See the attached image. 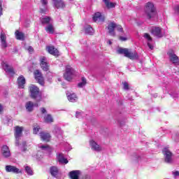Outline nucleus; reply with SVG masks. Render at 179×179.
<instances>
[{
    "label": "nucleus",
    "mask_w": 179,
    "mask_h": 179,
    "mask_svg": "<svg viewBox=\"0 0 179 179\" xmlns=\"http://www.w3.org/2000/svg\"><path fill=\"white\" fill-rule=\"evenodd\" d=\"M29 92L31 99L36 100V101H41L43 97L41 96V92L40 89L36 85H31L29 87Z\"/></svg>",
    "instance_id": "obj_1"
},
{
    "label": "nucleus",
    "mask_w": 179,
    "mask_h": 179,
    "mask_svg": "<svg viewBox=\"0 0 179 179\" xmlns=\"http://www.w3.org/2000/svg\"><path fill=\"white\" fill-rule=\"evenodd\" d=\"M118 54H123L127 58L130 59H138V53L136 52H131L127 48H120L117 50Z\"/></svg>",
    "instance_id": "obj_2"
},
{
    "label": "nucleus",
    "mask_w": 179,
    "mask_h": 179,
    "mask_svg": "<svg viewBox=\"0 0 179 179\" xmlns=\"http://www.w3.org/2000/svg\"><path fill=\"white\" fill-rule=\"evenodd\" d=\"M145 12L147 15V17L148 19H152L155 15H156V8H155V6L153 3L148 2L145 5Z\"/></svg>",
    "instance_id": "obj_3"
},
{
    "label": "nucleus",
    "mask_w": 179,
    "mask_h": 179,
    "mask_svg": "<svg viewBox=\"0 0 179 179\" xmlns=\"http://www.w3.org/2000/svg\"><path fill=\"white\" fill-rule=\"evenodd\" d=\"M75 76V70L71 66H66V71L64 74V79L68 80V82H71L72 79Z\"/></svg>",
    "instance_id": "obj_4"
},
{
    "label": "nucleus",
    "mask_w": 179,
    "mask_h": 179,
    "mask_svg": "<svg viewBox=\"0 0 179 179\" xmlns=\"http://www.w3.org/2000/svg\"><path fill=\"white\" fill-rule=\"evenodd\" d=\"M167 55L169 58V61L173 64V65H179V57L176 55L174 50H169L167 52Z\"/></svg>",
    "instance_id": "obj_5"
},
{
    "label": "nucleus",
    "mask_w": 179,
    "mask_h": 179,
    "mask_svg": "<svg viewBox=\"0 0 179 179\" xmlns=\"http://www.w3.org/2000/svg\"><path fill=\"white\" fill-rule=\"evenodd\" d=\"M162 152L164 155L165 163H173V153L170 151V150L165 148Z\"/></svg>",
    "instance_id": "obj_6"
},
{
    "label": "nucleus",
    "mask_w": 179,
    "mask_h": 179,
    "mask_svg": "<svg viewBox=\"0 0 179 179\" xmlns=\"http://www.w3.org/2000/svg\"><path fill=\"white\" fill-rule=\"evenodd\" d=\"M22 132H23V127H20L19 126L15 127V137L16 146H19V140L22 136Z\"/></svg>",
    "instance_id": "obj_7"
},
{
    "label": "nucleus",
    "mask_w": 179,
    "mask_h": 179,
    "mask_svg": "<svg viewBox=\"0 0 179 179\" xmlns=\"http://www.w3.org/2000/svg\"><path fill=\"white\" fill-rule=\"evenodd\" d=\"M1 65L3 66V69L6 72V73H9L11 76L15 75V71H13V67L11 66H8L6 62H2Z\"/></svg>",
    "instance_id": "obj_8"
},
{
    "label": "nucleus",
    "mask_w": 179,
    "mask_h": 179,
    "mask_svg": "<svg viewBox=\"0 0 179 179\" xmlns=\"http://www.w3.org/2000/svg\"><path fill=\"white\" fill-rule=\"evenodd\" d=\"M152 34L158 38H162L163 37V32H162V28L159 27H154L152 29Z\"/></svg>",
    "instance_id": "obj_9"
},
{
    "label": "nucleus",
    "mask_w": 179,
    "mask_h": 179,
    "mask_svg": "<svg viewBox=\"0 0 179 179\" xmlns=\"http://www.w3.org/2000/svg\"><path fill=\"white\" fill-rule=\"evenodd\" d=\"M35 79L37 80L38 83L40 85H44V78L43 77V74H41V72L40 71L36 70L34 72Z\"/></svg>",
    "instance_id": "obj_10"
},
{
    "label": "nucleus",
    "mask_w": 179,
    "mask_h": 179,
    "mask_svg": "<svg viewBox=\"0 0 179 179\" xmlns=\"http://www.w3.org/2000/svg\"><path fill=\"white\" fill-rule=\"evenodd\" d=\"M6 171H7V173H14V174H19L20 173H22V170L16 168V166L10 165H7L6 166Z\"/></svg>",
    "instance_id": "obj_11"
},
{
    "label": "nucleus",
    "mask_w": 179,
    "mask_h": 179,
    "mask_svg": "<svg viewBox=\"0 0 179 179\" xmlns=\"http://www.w3.org/2000/svg\"><path fill=\"white\" fill-rule=\"evenodd\" d=\"M116 26H117V24H115V22H111L108 24L107 28H108L110 36H115V31H114V30Z\"/></svg>",
    "instance_id": "obj_12"
},
{
    "label": "nucleus",
    "mask_w": 179,
    "mask_h": 179,
    "mask_svg": "<svg viewBox=\"0 0 179 179\" xmlns=\"http://www.w3.org/2000/svg\"><path fill=\"white\" fill-rule=\"evenodd\" d=\"M41 62V66L43 69V71H45L47 72L48 69H50V67L48 66V64L47 63V57H43L40 59Z\"/></svg>",
    "instance_id": "obj_13"
},
{
    "label": "nucleus",
    "mask_w": 179,
    "mask_h": 179,
    "mask_svg": "<svg viewBox=\"0 0 179 179\" xmlns=\"http://www.w3.org/2000/svg\"><path fill=\"white\" fill-rule=\"evenodd\" d=\"M55 8L57 9H62L65 7L64 0H52Z\"/></svg>",
    "instance_id": "obj_14"
},
{
    "label": "nucleus",
    "mask_w": 179,
    "mask_h": 179,
    "mask_svg": "<svg viewBox=\"0 0 179 179\" xmlns=\"http://www.w3.org/2000/svg\"><path fill=\"white\" fill-rule=\"evenodd\" d=\"M34 106L38 107V103H35L31 101H27L25 104V108L29 113H31L34 110Z\"/></svg>",
    "instance_id": "obj_15"
},
{
    "label": "nucleus",
    "mask_w": 179,
    "mask_h": 179,
    "mask_svg": "<svg viewBox=\"0 0 179 179\" xmlns=\"http://www.w3.org/2000/svg\"><path fill=\"white\" fill-rule=\"evenodd\" d=\"M39 136L41 141H43L44 142H50L51 139V135H50L49 133L44 131L39 133Z\"/></svg>",
    "instance_id": "obj_16"
},
{
    "label": "nucleus",
    "mask_w": 179,
    "mask_h": 179,
    "mask_svg": "<svg viewBox=\"0 0 179 179\" xmlns=\"http://www.w3.org/2000/svg\"><path fill=\"white\" fill-rule=\"evenodd\" d=\"M90 146H91V149L95 152H101V147L94 140L90 141Z\"/></svg>",
    "instance_id": "obj_17"
},
{
    "label": "nucleus",
    "mask_w": 179,
    "mask_h": 179,
    "mask_svg": "<svg viewBox=\"0 0 179 179\" xmlns=\"http://www.w3.org/2000/svg\"><path fill=\"white\" fill-rule=\"evenodd\" d=\"M1 154L6 158L8 159L10 156V150L8 145H3L1 148Z\"/></svg>",
    "instance_id": "obj_18"
},
{
    "label": "nucleus",
    "mask_w": 179,
    "mask_h": 179,
    "mask_svg": "<svg viewBox=\"0 0 179 179\" xmlns=\"http://www.w3.org/2000/svg\"><path fill=\"white\" fill-rule=\"evenodd\" d=\"M105 19L104 15H101L100 13H96L93 17L94 22H98L99 23H103Z\"/></svg>",
    "instance_id": "obj_19"
},
{
    "label": "nucleus",
    "mask_w": 179,
    "mask_h": 179,
    "mask_svg": "<svg viewBox=\"0 0 179 179\" xmlns=\"http://www.w3.org/2000/svg\"><path fill=\"white\" fill-rule=\"evenodd\" d=\"M143 37H144V38H145V40H147L148 47H149L150 50H153L154 47H153L152 44L150 43H152L153 39L152 38L150 35L148 33H145L143 34Z\"/></svg>",
    "instance_id": "obj_20"
},
{
    "label": "nucleus",
    "mask_w": 179,
    "mask_h": 179,
    "mask_svg": "<svg viewBox=\"0 0 179 179\" xmlns=\"http://www.w3.org/2000/svg\"><path fill=\"white\" fill-rule=\"evenodd\" d=\"M0 41L1 48H6V47H8V43H6V35L3 32H1L0 34Z\"/></svg>",
    "instance_id": "obj_21"
},
{
    "label": "nucleus",
    "mask_w": 179,
    "mask_h": 179,
    "mask_svg": "<svg viewBox=\"0 0 179 179\" xmlns=\"http://www.w3.org/2000/svg\"><path fill=\"white\" fill-rule=\"evenodd\" d=\"M66 96L69 101L71 103H75L78 101V96L75 93L66 92Z\"/></svg>",
    "instance_id": "obj_22"
},
{
    "label": "nucleus",
    "mask_w": 179,
    "mask_h": 179,
    "mask_svg": "<svg viewBox=\"0 0 179 179\" xmlns=\"http://www.w3.org/2000/svg\"><path fill=\"white\" fill-rule=\"evenodd\" d=\"M17 84L20 89H24V85H26V78L23 76H20L17 78Z\"/></svg>",
    "instance_id": "obj_23"
},
{
    "label": "nucleus",
    "mask_w": 179,
    "mask_h": 179,
    "mask_svg": "<svg viewBox=\"0 0 179 179\" xmlns=\"http://www.w3.org/2000/svg\"><path fill=\"white\" fill-rule=\"evenodd\" d=\"M51 18L48 16L40 17V22L43 26H45V24H51Z\"/></svg>",
    "instance_id": "obj_24"
},
{
    "label": "nucleus",
    "mask_w": 179,
    "mask_h": 179,
    "mask_svg": "<svg viewBox=\"0 0 179 179\" xmlns=\"http://www.w3.org/2000/svg\"><path fill=\"white\" fill-rule=\"evenodd\" d=\"M47 50L49 54H51L52 55L58 56L59 54L58 50L54 48V46H49L47 48Z\"/></svg>",
    "instance_id": "obj_25"
},
{
    "label": "nucleus",
    "mask_w": 179,
    "mask_h": 179,
    "mask_svg": "<svg viewBox=\"0 0 179 179\" xmlns=\"http://www.w3.org/2000/svg\"><path fill=\"white\" fill-rule=\"evenodd\" d=\"M57 160L59 163H62L64 164H68V159H65L64 157V154L62 153H58L57 154Z\"/></svg>",
    "instance_id": "obj_26"
},
{
    "label": "nucleus",
    "mask_w": 179,
    "mask_h": 179,
    "mask_svg": "<svg viewBox=\"0 0 179 179\" xmlns=\"http://www.w3.org/2000/svg\"><path fill=\"white\" fill-rule=\"evenodd\" d=\"M50 174L52 177L57 178L58 177V174L59 173V171L57 166H52L50 169Z\"/></svg>",
    "instance_id": "obj_27"
},
{
    "label": "nucleus",
    "mask_w": 179,
    "mask_h": 179,
    "mask_svg": "<svg viewBox=\"0 0 179 179\" xmlns=\"http://www.w3.org/2000/svg\"><path fill=\"white\" fill-rule=\"evenodd\" d=\"M80 171H72L69 173L70 178L71 179H79Z\"/></svg>",
    "instance_id": "obj_28"
},
{
    "label": "nucleus",
    "mask_w": 179,
    "mask_h": 179,
    "mask_svg": "<svg viewBox=\"0 0 179 179\" xmlns=\"http://www.w3.org/2000/svg\"><path fill=\"white\" fill-rule=\"evenodd\" d=\"M44 122L47 124H51V122H54V118L52 117V115L50 114L45 115L43 117Z\"/></svg>",
    "instance_id": "obj_29"
},
{
    "label": "nucleus",
    "mask_w": 179,
    "mask_h": 179,
    "mask_svg": "<svg viewBox=\"0 0 179 179\" xmlns=\"http://www.w3.org/2000/svg\"><path fill=\"white\" fill-rule=\"evenodd\" d=\"M15 37L17 40H21V41H23V40H24V34L17 30L15 31Z\"/></svg>",
    "instance_id": "obj_30"
},
{
    "label": "nucleus",
    "mask_w": 179,
    "mask_h": 179,
    "mask_svg": "<svg viewBox=\"0 0 179 179\" xmlns=\"http://www.w3.org/2000/svg\"><path fill=\"white\" fill-rule=\"evenodd\" d=\"M45 31L47 33H49V34H54V25L52 24H49L46 27H45Z\"/></svg>",
    "instance_id": "obj_31"
},
{
    "label": "nucleus",
    "mask_w": 179,
    "mask_h": 179,
    "mask_svg": "<svg viewBox=\"0 0 179 179\" xmlns=\"http://www.w3.org/2000/svg\"><path fill=\"white\" fill-rule=\"evenodd\" d=\"M25 173L28 174V176H33L34 173L33 172V169L29 166L25 165L24 166Z\"/></svg>",
    "instance_id": "obj_32"
},
{
    "label": "nucleus",
    "mask_w": 179,
    "mask_h": 179,
    "mask_svg": "<svg viewBox=\"0 0 179 179\" xmlns=\"http://www.w3.org/2000/svg\"><path fill=\"white\" fill-rule=\"evenodd\" d=\"M85 30L86 34H90V36H92V34L94 33V30H93V28L91 27L90 25L86 26L85 28Z\"/></svg>",
    "instance_id": "obj_33"
},
{
    "label": "nucleus",
    "mask_w": 179,
    "mask_h": 179,
    "mask_svg": "<svg viewBox=\"0 0 179 179\" xmlns=\"http://www.w3.org/2000/svg\"><path fill=\"white\" fill-rule=\"evenodd\" d=\"M53 132L54 134H55L56 136H59V135H62V131H61V128H59L57 126H55Z\"/></svg>",
    "instance_id": "obj_34"
},
{
    "label": "nucleus",
    "mask_w": 179,
    "mask_h": 179,
    "mask_svg": "<svg viewBox=\"0 0 179 179\" xmlns=\"http://www.w3.org/2000/svg\"><path fill=\"white\" fill-rule=\"evenodd\" d=\"M86 78L85 77L82 78V82L79 83L78 86V87H84V86H86Z\"/></svg>",
    "instance_id": "obj_35"
},
{
    "label": "nucleus",
    "mask_w": 179,
    "mask_h": 179,
    "mask_svg": "<svg viewBox=\"0 0 179 179\" xmlns=\"http://www.w3.org/2000/svg\"><path fill=\"white\" fill-rule=\"evenodd\" d=\"M39 148H41L42 150H50V146H48V145H41Z\"/></svg>",
    "instance_id": "obj_36"
},
{
    "label": "nucleus",
    "mask_w": 179,
    "mask_h": 179,
    "mask_svg": "<svg viewBox=\"0 0 179 179\" xmlns=\"http://www.w3.org/2000/svg\"><path fill=\"white\" fill-rule=\"evenodd\" d=\"M106 6L108 7V9H110L111 8H115V4H114V3L108 2L106 3Z\"/></svg>",
    "instance_id": "obj_37"
},
{
    "label": "nucleus",
    "mask_w": 179,
    "mask_h": 179,
    "mask_svg": "<svg viewBox=\"0 0 179 179\" xmlns=\"http://www.w3.org/2000/svg\"><path fill=\"white\" fill-rule=\"evenodd\" d=\"M116 30H117V31H120V33H122L124 31V29H122V27L121 25H117L115 27Z\"/></svg>",
    "instance_id": "obj_38"
},
{
    "label": "nucleus",
    "mask_w": 179,
    "mask_h": 179,
    "mask_svg": "<svg viewBox=\"0 0 179 179\" xmlns=\"http://www.w3.org/2000/svg\"><path fill=\"white\" fill-rule=\"evenodd\" d=\"M123 87L124 90H129V84L127 82L123 83Z\"/></svg>",
    "instance_id": "obj_39"
},
{
    "label": "nucleus",
    "mask_w": 179,
    "mask_h": 179,
    "mask_svg": "<svg viewBox=\"0 0 179 179\" xmlns=\"http://www.w3.org/2000/svg\"><path fill=\"white\" fill-rule=\"evenodd\" d=\"M76 118H82V117H83V112H76Z\"/></svg>",
    "instance_id": "obj_40"
},
{
    "label": "nucleus",
    "mask_w": 179,
    "mask_h": 179,
    "mask_svg": "<svg viewBox=\"0 0 179 179\" xmlns=\"http://www.w3.org/2000/svg\"><path fill=\"white\" fill-rule=\"evenodd\" d=\"M40 131V127L37 126L36 127L34 128V134H38Z\"/></svg>",
    "instance_id": "obj_41"
},
{
    "label": "nucleus",
    "mask_w": 179,
    "mask_h": 179,
    "mask_svg": "<svg viewBox=\"0 0 179 179\" xmlns=\"http://www.w3.org/2000/svg\"><path fill=\"white\" fill-rule=\"evenodd\" d=\"M41 2L43 6H46L47 3H48V1L47 0H41Z\"/></svg>",
    "instance_id": "obj_42"
},
{
    "label": "nucleus",
    "mask_w": 179,
    "mask_h": 179,
    "mask_svg": "<svg viewBox=\"0 0 179 179\" xmlns=\"http://www.w3.org/2000/svg\"><path fill=\"white\" fill-rule=\"evenodd\" d=\"M171 96H172L173 99H178V94H177V93H172Z\"/></svg>",
    "instance_id": "obj_43"
},
{
    "label": "nucleus",
    "mask_w": 179,
    "mask_h": 179,
    "mask_svg": "<svg viewBox=\"0 0 179 179\" xmlns=\"http://www.w3.org/2000/svg\"><path fill=\"white\" fill-rule=\"evenodd\" d=\"M41 111L42 114H47V110L45 108H41Z\"/></svg>",
    "instance_id": "obj_44"
},
{
    "label": "nucleus",
    "mask_w": 179,
    "mask_h": 179,
    "mask_svg": "<svg viewBox=\"0 0 179 179\" xmlns=\"http://www.w3.org/2000/svg\"><path fill=\"white\" fill-rule=\"evenodd\" d=\"M0 16H2V1L0 0Z\"/></svg>",
    "instance_id": "obj_45"
},
{
    "label": "nucleus",
    "mask_w": 179,
    "mask_h": 179,
    "mask_svg": "<svg viewBox=\"0 0 179 179\" xmlns=\"http://www.w3.org/2000/svg\"><path fill=\"white\" fill-rule=\"evenodd\" d=\"M120 40H121V41H127V38L124 36H120Z\"/></svg>",
    "instance_id": "obj_46"
},
{
    "label": "nucleus",
    "mask_w": 179,
    "mask_h": 179,
    "mask_svg": "<svg viewBox=\"0 0 179 179\" xmlns=\"http://www.w3.org/2000/svg\"><path fill=\"white\" fill-rule=\"evenodd\" d=\"M173 176H175V177H178L179 176V171H176L173 172Z\"/></svg>",
    "instance_id": "obj_47"
},
{
    "label": "nucleus",
    "mask_w": 179,
    "mask_h": 179,
    "mask_svg": "<svg viewBox=\"0 0 179 179\" xmlns=\"http://www.w3.org/2000/svg\"><path fill=\"white\" fill-rule=\"evenodd\" d=\"M175 10H176V12H178V13H179V6H176Z\"/></svg>",
    "instance_id": "obj_48"
},
{
    "label": "nucleus",
    "mask_w": 179,
    "mask_h": 179,
    "mask_svg": "<svg viewBox=\"0 0 179 179\" xmlns=\"http://www.w3.org/2000/svg\"><path fill=\"white\" fill-rule=\"evenodd\" d=\"M28 51H29V52H33V48L31 46H29L28 48Z\"/></svg>",
    "instance_id": "obj_49"
},
{
    "label": "nucleus",
    "mask_w": 179,
    "mask_h": 179,
    "mask_svg": "<svg viewBox=\"0 0 179 179\" xmlns=\"http://www.w3.org/2000/svg\"><path fill=\"white\" fill-rule=\"evenodd\" d=\"M2 111H3V106L0 104V113H2Z\"/></svg>",
    "instance_id": "obj_50"
},
{
    "label": "nucleus",
    "mask_w": 179,
    "mask_h": 179,
    "mask_svg": "<svg viewBox=\"0 0 179 179\" xmlns=\"http://www.w3.org/2000/svg\"><path fill=\"white\" fill-rule=\"evenodd\" d=\"M107 44H108L109 45H111L113 44V42H111L110 40H108V41H107Z\"/></svg>",
    "instance_id": "obj_51"
},
{
    "label": "nucleus",
    "mask_w": 179,
    "mask_h": 179,
    "mask_svg": "<svg viewBox=\"0 0 179 179\" xmlns=\"http://www.w3.org/2000/svg\"><path fill=\"white\" fill-rule=\"evenodd\" d=\"M103 2H104V3H105V5H106V3H108V0H103Z\"/></svg>",
    "instance_id": "obj_52"
},
{
    "label": "nucleus",
    "mask_w": 179,
    "mask_h": 179,
    "mask_svg": "<svg viewBox=\"0 0 179 179\" xmlns=\"http://www.w3.org/2000/svg\"><path fill=\"white\" fill-rule=\"evenodd\" d=\"M41 13H45V10L41 9Z\"/></svg>",
    "instance_id": "obj_53"
},
{
    "label": "nucleus",
    "mask_w": 179,
    "mask_h": 179,
    "mask_svg": "<svg viewBox=\"0 0 179 179\" xmlns=\"http://www.w3.org/2000/svg\"><path fill=\"white\" fill-rule=\"evenodd\" d=\"M26 145V142L24 143V145Z\"/></svg>",
    "instance_id": "obj_54"
},
{
    "label": "nucleus",
    "mask_w": 179,
    "mask_h": 179,
    "mask_svg": "<svg viewBox=\"0 0 179 179\" xmlns=\"http://www.w3.org/2000/svg\"><path fill=\"white\" fill-rule=\"evenodd\" d=\"M69 1H73V0H69Z\"/></svg>",
    "instance_id": "obj_55"
}]
</instances>
